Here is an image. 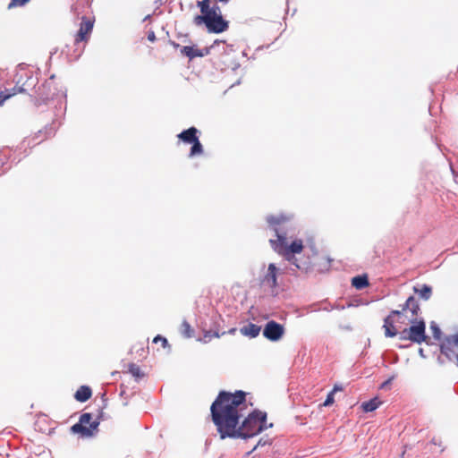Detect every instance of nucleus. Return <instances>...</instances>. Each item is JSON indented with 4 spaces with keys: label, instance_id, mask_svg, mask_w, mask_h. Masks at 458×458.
I'll return each mask as SVG.
<instances>
[{
    "label": "nucleus",
    "instance_id": "30",
    "mask_svg": "<svg viewBox=\"0 0 458 458\" xmlns=\"http://www.w3.org/2000/svg\"><path fill=\"white\" fill-rule=\"evenodd\" d=\"M267 441H263V439H260L258 442V444L253 447V449L250 452H249L247 454L248 455L250 454L255 449H257L258 446H263V445H267Z\"/></svg>",
    "mask_w": 458,
    "mask_h": 458
},
{
    "label": "nucleus",
    "instance_id": "27",
    "mask_svg": "<svg viewBox=\"0 0 458 458\" xmlns=\"http://www.w3.org/2000/svg\"><path fill=\"white\" fill-rule=\"evenodd\" d=\"M334 403V391H331L327 396V399L325 400L323 405L324 406H329L331 405L332 403Z\"/></svg>",
    "mask_w": 458,
    "mask_h": 458
},
{
    "label": "nucleus",
    "instance_id": "5",
    "mask_svg": "<svg viewBox=\"0 0 458 458\" xmlns=\"http://www.w3.org/2000/svg\"><path fill=\"white\" fill-rule=\"evenodd\" d=\"M440 351L448 360H455L458 365V333L445 337L440 345Z\"/></svg>",
    "mask_w": 458,
    "mask_h": 458
},
{
    "label": "nucleus",
    "instance_id": "36",
    "mask_svg": "<svg viewBox=\"0 0 458 458\" xmlns=\"http://www.w3.org/2000/svg\"><path fill=\"white\" fill-rule=\"evenodd\" d=\"M236 329L235 328H232L229 330V333L233 334Z\"/></svg>",
    "mask_w": 458,
    "mask_h": 458
},
{
    "label": "nucleus",
    "instance_id": "15",
    "mask_svg": "<svg viewBox=\"0 0 458 458\" xmlns=\"http://www.w3.org/2000/svg\"><path fill=\"white\" fill-rule=\"evenodd\" d=\"M415 293L423 301H428L432 295V288L428 284H417L413 287Z\"/></svg>",
    "mask_w": 458,
    "mask_h": 458
},
{
    "label": "nucleus",
    "instance_id": "35",
    "mask_svg": "<svg viewBox=\"0 0 458 458\" xmlns=\"http://www.w3.org/2000/svg\"><path fill=\"white\" fill-rule=\"evenodd\" d=\"M437 360H438V362H439L440 364H443V363H444V361L441 360V357H438V358H437Z\"/></svg>",
    "mask_w": 458,
    "mask_h": 458
},
{
    "label": "nucleus",
    "instance_id": "32",
    "mask_svg": "<svg viewBox=\"0 0 458 458\" xmlns=\"http://www.w3.org/2000/svg\"><path fill=\"white\" fill-rule=\"evenodd\" d=\"M392 379H393V378H389L388 380H386V381H385L384 383H382L380 387H381L382 389H383V388H386V386H387L388 384H390V382L392 381Z\"/></svg>",
    "mask_w": 458,
    "mask_h": 458
},
{
    "label": "nucleus",
    "instance_id": "8",
    "mask_svg": "<svg viewBox=\"0 0 458 458\" xmlns=\"http://www.w3.org/2000/svg\"><path fill=\"white\" fill-rule=\"evenodd\" d=\"M279 269L274 263H270L267 268V270L260 276L261 284L267 286L271 289H275L277 287V275Z\"/></svg>",
    "mask_w": 458,
    "mask_h": 458
},
{
    "label": "nucleus",
    "instance_id": "6",
    "mask_svg": "<svg viewBox=\"0 0 458 458\" xmlns=\"http://www.w3.org/2000/svg\"><path fill=\"white\" fill-rule=\"evenodd\" d=\"M412 324L407 327L409 330L410 341L415 344H421L426 341V325L423 319L417 320V318H409Z\"/></svg>",
    "mask_w": 458,
    "mask_h": 458
},
{
    "label": "nucleus",
    "instance_id": "10",
    "mask_svg": "<svg viewBox=\"0 0 458 458\" xmlns=\"http://www.w3.org/2000/svg\"><path fill=\"white\" fill-rule=\"evenodd\" d=\"M401 311L399 310H393L389 316H387L384 320V326L385 328V335L386 337H394L397 335V331L394 329V321L392 317L393 316H400Z\"/></svg>",
    "mask_w": 458,
    "mask_h": 458
},
{
    "label": "nucleus",
    "instance_id": "22",
    "mask_svg": "<svg viewBox=\"0 0 458 458\" xmlns=\"http://www.w3.org/2000/svg\"><path fill=\"white\" fill-rule=\"evenodd\" d=\"M129 371L136 378H140L144 376L140 368L136 364H130Z\"/></svg>",
    "mask_w": 458,
    "mask_h": 458
},
{
    "label": "nucleus",
    "instance_id": "31",
    "mask_svg": "<svg viewBox=\"0 0 458 458\" xmlns=\"http://www.w3.org/2000/svg\"><path fill=\"white\" fill-rule=\"evenodd\" d=\"M148 39L149 41H154L156 39V36H155V33L153 31H151L150 33H148Z\"/></svg>",
    "mask_w": 458,
    "mask_h": 458
},
{
    "label": "nucleus",
    "instance_id": "7",
    "mask_svg": "<svg viewBox=\"0 0 458 458\" xmlns=\"http://www.w3.org/2000/svg\"><path fill=\"white\" fill-rule=\"evenodd\" d=\"M284 334V326L274 320L268 321L263 328L264 337L272 342L279 341L283 337Z\"/></svg>",
    "mask_w": 458,
    "mask_h": 458
},
{
    "label": "nucleus",
    "instance_id": "20",
    "mask_svg": "<svg viewBox=\"0 0 458 458\" xmlns=\"http://www.w3.org/2000/svg\"><path fill=\"white\" fill-rule=\"evenodd\" d=\"M380 404V401L377 398L371 399L369 402H365L362 403V409L366 412H370L375 411Z\"/></svg>",
    "mask_w": 458,
    "mask_h": 458
},
{
    "label": "nucleus",
    "instance_id": "13",
    "mask_svg": "<svg viewBox=\"0 0 458 458\" xmlns=\"http://www.w3.org/2000/svg\"><path fill=\"white\" fill-rule=\"evenodd\" d=\"M197 133L198 130L195 127H191L179 133L178 138L184 143L191 144L198 139Z\"/></svg>",
    "mask_w": 458,
    "mask_h": 458
},
{
    "label": "nucleus",
    "instance_id": "11",
    "mask_svg": "<svg viewBox=\"0 0 458 458\" xmlns=\"http://www.w3.org/2000/svg\"><path fill=\"white\" fill-rule=\"evenodd\" d=\"M197 6L199 8L202 15L222 14L220 7L216 4L210 5V1H206V0L198 1Z\"/></svg>",
    "mask_w": 458,
    "mask_h": 458
},
{
    "label": "nucleus",
    "instance_id": "12",
    "mask_svg": "<svg viewBox=\"0 0 458 458\" xmlns=\"http://www.w3.org/2000/svg\"><path fill=\"white\" fill-rule=\"evenodd\" d=\"M420 310L419 304L413 296H410L404 304L401 311V315L410 311L411 313V317L410 318H417V314Z\"/></svg>",
    "mask_w": 458,
    "mask_h": 458
},
{
    "label": "nucleus",
    "instance_id": "17",
    "mask_svg": "<svg viewBox=\"0 0 458 458\" xmlns=\"http://www.w3.org/2000/svg\"><path fill=\"white\" fill-rule=\"evenodd\" d=\"M24 91L22 87H13L12 89H6L4 91L0 92V106L4 104V102L9 99L11 97L16 95L18 92Z\"/></svg>",
    "mask_w": 458,
    "mask_h": 458
},
{
    "label": "nucleus",
    "instance_id": "23",
    "mask_svg": "<svg viewBox=\"0 0 458 458\" xmlns=\"http://www.w3.org/2000/svg\"><path fill=\"white\" fill-rule=\"evenodd\" d=\"M181 333L187 338L191 337V327L185 320L182 323Z\"/></svg>",
    "mask_w": 458,
    "mask_h": 458
},
{
    "label": "nucleus",
    "instance_id": "28",
    "mask_svg": "<svg viewBox=\"0 0 458 458\" xmlns=\"http://www.w3.org/2000/svg\"><path fill=\"white\" fill-rule=\"evenodd\" d=\"M409 335H410V334H409L408 328H404L403 330H402L399 333V337L401 340H409L410 341Z\"/></svg>",
    "mask_w": 458,
    "mask_h": 458
},
{
    "label": "nucleus",
    "instance_id": "16",
    "mask_svg": "<svg viewBox=\"0 0 458 458\" xmlns=\"http://www.w3.org/2000/svg\"><path fill=\"white\" fill-rule=\"evenodd\" d=\"M92 394L91 389L87 386H81L75 393L74 398L78 402L84 403L88 401Z\"/></svg>",
    "mask_w": 458,
    "mask_h": 458
},
{
    "label": "nucleus",
    "instance_id": "9",
    "mask_svg": "<svg viewBox=\"0 0 458 458\" xmlns=\"http://www.w3.org/2000/svg\"><path fill=\"white\" fill-rule=\"evenodd\" d=\"M92 30L93 21L89 18H86L85 16H83L80 30L75 36V44H80L81 42H87Z\"/></svg>",
    "mask_w": 458,
    "mask_h": 458
},
{
    "label": "nucleus",
    "instance_id": "26",
    "mask_svg": "<svg viewBox=\"0 0 458 458\" xmlns=\"http://www.w3.org/2000/svg\"><path fill=\"white\" fill-rule=\"evenodd\" d=\"M220 335H221L218 332L206 331L201 341L208 343L212 337H220Z\"/></svg>",
    "mask_w": 458,
    "mask_h": 458
},
{
    "label": "nucleus",
    "instance_id": "4",
    "mask_svg": "<svg viewBox=\"0 0 458 458\" xmlns=\"http://www.w3.org/2000/svg\"><path fill=\"white\" fill-rule=\"evenodd\" d=\"M91 420L90 413H83L81 415L79 422L71 428L72 432L79 433L83 437H91L93 431L97 430L99 425V421Z\"/></svg>",
    "mask_w": 458,
    "mask_h": 458
},
{
    "label": "nucleus",
    "instance_id": "29",
    "mask_svg": "<svg viewBox=\"0 0 458 458\" xmlns=\"http://www.w3.org/2000/svg\"><path fill=\"white\" fill-rule=\"evenodd\" d=\"M154 343H162V345L163 347H165L167 344H168V342L166 340V338L161 336V335H157L154 340H153Z\"/></svg>",
    "mask_w": 458,
    "mask_h": 458
},
{
    "label": "nucleus",
    "instance_id": "25",
    "mask_svg": "<svg viewBox=\"0 0 458 458\" xmlns=\"http://www.w3.org/2000/svg\"><path fill=\"white\" fill-rule=\"evenodd\" d=\"M30 1V0H11L9 4H8V9H13V8H16V7L24 6Z\"/></svg>",
    "mask_w": 458,
    "mask_h": 458
},
{
    "label": "nucleus",
    "instance_id": "33",
    "mask_svg": "<svg viewBox=\"0 0 458 458\" xmlns=\"http://www.w3.org/2000/svg\"><path fill=\"white\" fill-rule=\"evenodd\" d=\"M419 354L421 358L425 359L426 358V355L424 354V351L422 348H420L419 349Z\"/></svg>",
    "mask_w": 458,
    "mask_h": 458
},
{
    "label": "nucleus",
    "instance_id": "24",
    "mask_svg": "<svg viewBox=\"0 0 458 458\" xmlns=\"http://www.w3.org/2000/svg\"><path fill=\"white\" fill-rule=\"evenodd\" d=\"M429 328L433 334V337L437 340H439L441 337V330H440L438 325L436 322L432 321L430 323Z\"/></svg>",
    "mask_w": 458,
    "mask_h": 458
},
{
    "label": "nucleus",
    "instance_id": "18",
    "mask_svg": "<svg viewBox=\"0 0 458 458\" xmlns=\"http://www.w3.org/2000/svg\"><path fill=\"white\" fill-rule=\"evenodd\" d=\"M352 284L356 289H359V290L363 289L369 285L368 277L366 276H354L352 280Z\"/></svg>",
    "mask_w": 458,
    "mask_h": 458
},
{
    "label": "nucleus",
    "instance_id": "14",
    "mask_svg": "<svg viewBox=\"0 0 458 458\" xmlns=\"http://www.w3.org/2000/svg\"><path fill=\"white\" fill-rule=\"evenodd\" d=\"M261 327L256 324L249 323L248 325L241 327L240 332L242 335L254 338L259 335Z\"/></svg>",
    "mask_w": 458,
    "mask_h": 458
},
{
    "label": "nucleus",
    "instance_id": "34",
    "mask_svg": "<svg viewBox=\"0 0 458 458\" xmlns=\"http://www.w3.org/2000/svg\"><path fill=\"white\" fill-rule=\"evenodd\" d=\"M340 389H341V387H338L337 386H335V387H334V389L332 391H334V393H335V391H338Z\"/></svg>",
    "mask_w": 458,
    "mask_h": 458
},
{
    "label": "nucleus",
    "instance_id": "21",
    "mask_svg": "<svg viewBox=\"0 0 458 458\" xmlns=\"http://www.w3.org/2000/svg\"><path fill=\"white\" fill-rule=\"evenodd\" d=\"M191 144H192V147H191V151H190V157H194V156H197V155L202 154L203 148H202L201 143L199 140V138L195 141H193Z\"/></svg>",
    "mask_w": 458,
    "mask_h": 458
},
{
    "label": "nucleus",
    "instance_id": "19",
    "mask_svg": "<svg viewBox=\"0 0 458 458\" xmlns=\"http://www.w3.org/2000/svg\"><path fill=\"white\" fill-rule=\"evenodd\" d=\"M182 54L192 59L197 56H203L200 50L195 49L193 47L185 46L181 50Z\"/></svg>",
    "mask_w": 458,
    "mask_h": 458
},
{
    "label": "nucleus",
    "instance_id": "3",
    "mask_svg": "<svg viewBox=\"0 0 458 458\" xmlns=\"http://www.w3.org/2000/svg\"><path fill=\"white\" fill-rule=\"evenodd\" d=\"M193 22L197 26L204 24L208 32L216 34L225 31L229 27L228 21L224 20L222 14L196 15Z\"/></svg>",
    "mask_w": 458,
    "mask_h": 458
},
{
    "label": "nucleus",
    "instance_id": "2",
    "mask_svg": "<svg viewBox=\"0 0 458 458\" xmlns=\"http://www.w3.org/2000/svg\"><path fill=\"white\" fill-rule=\"evenodd\" d=\"M292 216L280 214L278 216H268L267 221L276 232V240H270L272 248L284 259L294 265L297 268L300 266L297 264V259L294 254L301 253L303 249L301 240H294L290 244L288 243L287 229L292 226Z\"/></svg>",
    "mask_w": 458,
    "mask_h": 458
},
{
    "label": "nucleus",
    "instance_id": "1",
    "mask_svg": "<svg viewBox=\"0 0 458 458\" xmlns=\"http://www.w3.org/2000/svg\"><path fill=\"white\" fill-rule=\"evenodd\" d=\"M245 408V393L236 391L231 394L225 391L219 393L212 403L210 411L214 424L221 439L249 438L265 430L267 415L261 411H253L238 427L239 420L243 416Z\"/></svg>",
    "mask_w": 458,
    "mask_h": 458
}]
</instances>
